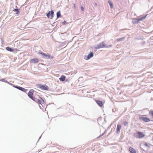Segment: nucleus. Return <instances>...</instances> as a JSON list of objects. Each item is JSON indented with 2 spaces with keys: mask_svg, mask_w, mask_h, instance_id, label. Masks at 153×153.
Returning a JSON list of instances; mask_svg holds the SVG:
<instances>
[{
  "mask_svg": "<svg viewBox=\"0 0 153 153\" xmlns=\"http://www.w3.org/2000/svg\"><path fill=\"white\" fill-rule=\"evenodd\" d=\"M38 54L39 55H42V57L43 58L46 59H53V57L52 56H51L50 55L46 54L41 51L38 52Z\"/></svg>",
  "mask_w": 153,
  "mask_h": 153,
  "instance_id": "f257e3e1",
  "label": "nucleus"
},
{
  "mask_svg": "<svg viewBox=\"0 0 153 153\" xmlns=\"http://www.w3.org/2000/svg\"><path fill=\"white\" fill-rule=\"evenodd\" d=\"M36 87L43 90L48 91L49 89V87L46 85H42L41 84H37L36 85Z\"/></svg>",
  "mask_w": 153,
  "mask_h": 153,
  "instance_id": "f03ea898",
  "label": "nucleus"
},
{
  "mask_svg": "<svg viewBox=\"0 0 153 153\" xmlns=\"http://www.w3.org/2000/svg\"><path fill=\"white\" fill-rule=\"evenodd\" d=\"M134 137L139 138L143 137V134L140 131H138L136 133H134Z\"/></svg>",
  "mask_w": 153,
  "mask_h": 153,
  "instance_id": "7ed1b4c3",
  "label": "nucleus"
},
{
  "mask_svg": "<svg viewBox=\"0 0 153 153\" xmlns=\"http://www.w3.org/2000/svg\"><path fill=\"white\" fill-rule=\"evenodd\" d=\"M105 47V44L104 42H102L100 43L97 45L95 47V48L96 49H99L100 48Z\"/></svg>",
  "mask_w": 153,
  "mask_h": 153,
  "instance_id": "20e7f679",
  "label": "nucleus"
},
{
  "mask_svg": "<svg viewBox=\"0 0 153 153\" xmlns=\"http://www.w3.org/2000/svg\"><path fill=\"white\" fill-rule=\"evenodd\" d=\"M94 56V53L93 52H90L87 56H84V58L86 60H88L91 58L92 57Z\"/></svg>",
  "mask_w": 153,
  "mask_h": 153,
  "instance_id": "39448f33",
  "label": "nucleus"
},
{
  "mask_svg": "<svg viewBox=\"0 0 153 153\" xmlns=\"http://www.w3.org/2000/svg\"><path fill=\"white\" fill-rule=\"evenodd\" d=\"M54 12L51 10V11H49L48 13H47L46 15L48 18H50L51 19H52L53 17Z\"/></svg>",
  "mask_w": 153,
  "mask_h": 153,
  "instance_id": "423d86ee",
  "label": "nucleus"
},
{
  "mask_svg": "<svg viewBox=\"0 0 153 153\" xmlns=\"http://www.w3.org/2000/svg\"><path fill=\"white\" fill-rule=\"evenodd\" d=\"M34 92V90L33 89H30L28 92L27 94V95L29 97L32 99L34 97L33 96V93Z\"/></svg>",
  "mask_w": 153,
  "mask_h": 153,
  "instance_id": "0eeeda50",
  "label": "nucleus"
},
{
  "mask_svg": "<svg viewBox=\"0 0 153 153\" xmlns=\"http://www.w3.org/2000/svg\"><path fill=\"white\" fill-rule=\"evenodd\" d=\"M39 98H40V99L38 101L37 103L41 105L42 107L40 105H39V106L40 108L42 109V107H43L42 104H44V101L42 98L39 97Z\"/></svg>",
  "mask_w": 153,
  "mask_h": 153,
  "instance_id": "6e6552de",
  "label": "nucleus"
},
{
  "mask_svg": "<svg viewBox=\"0 0 153 153\" xmlns=\"http://www.w3.org/2000/svg\"><path fill=\"white\" fill-rule=\"evenodd\" d=\"M15 88H16L25 92H27V89H26L22 87L17 85H16V86H15Z\"/></svg>",
  "mask_w": 153,
  "mask_h": 153,
  "instance_id": "1a4fd4ad",
  "label": "nucleus"
},
{
  "mask_svg": "<svg viewBox=\"0 0 153 153\" xmlns=\"http://www.w3.org/2000/svg\"><path fill=\"white\" fill-rule=\"evenodd\" d=\"M39 60L37 58H33L30 60V62L33 63L34 64L39 62Z\"/></svg>",
  "mask_w": 153,
  "mask_h": 153,
  "instance_id": "9d476101",
  "label": "nucleus"
},
{
  "mask_svg": "<svg viewBox=\"0 0 153 153\" xmlns=\"http://www.w3.org/2000/svg\"><path fill=\"white\" fill-rule=\"evenodd\" d=\"M96 102L97 103L100 107H102L103 105V103L102 101L97 100H95Z\"/></svg>",
  "mask_w": 153,
  "mask_h": 153,
  "instance_id": "9b49d317",
  "label": "nucleus"
},
{
  "mask_svg": "<svg viewBox=\"0 0 153 153\" xmlns=\"http://www.w3.org/2000/svg\"><path fill=\"white\" fill-rule=\"evenodd\" d=\"M121 128V126L120 125L118 124L117 126L116 132L117 134H119L120 132V130Z\"/></svg>",
  "mask_w": 153,
  "mask_h": 153,
  "instance_id": "f8f14e48",
  "label": "nucleus"
},
{
  "mask_svg": "<svg viewBox=\"0 0 153 153\" xmlns=\"http://www.w3.org/2000/svg\"><path fill=\"white\" fill-rule=\"evenodd\" d=\"M6 50L10 52H13L14 50V49L9 47H6Z\"/></svg>",
  "mask_w": 153,
  "mask_h": 153,
  "instance_id": "ddd939ff",
  "label": "nucleus"
},
{
  "mask_svg": "<svg viewBox=\"0 0 153 153\" xmlns=\"http://www.w3.org/2000/svg\"><path fill=\"white\" fill-rule=\"evenodd\" d=\"M129 150L131 153H136V150L132 147H130Z\"/></svg>",
  "mask_w": 153,
  "mask_h": 153,
  "instance_id": "4468645a",
  "label": "nucleus"
},
{
  "mask_svg": "<svg viewBox=\"0 0 153 153\" xmlns=\"http://www.w3.org/2000/svg\"><path fill=\"white\" fill-rule=\"evenodd\" d=\"M65 79V76L63 75H62L61 76L60 78H59V80L60 81L63 82L64 81Z\"/></svg>",
  "mask_w": 153,
  "mask_h": 153,
  "instance_id": "2eb2a0df",
  "label": "nucleus"
},
{
  "mask_svg": "<svg viewBox=\"0 0 153 153\" xmlns=\"http://www.w3.org/2000/svg\"><path fill=\"white\" fill-rule=\"evenodd\" d=\"M62 17V16L61 14L60 11H58L56 13V17L57 18H58L59 17Z\"/></svg>",
  "mask_w": 153,
  "mask_h": 153,
  "instance_id": "dca6fc26",
  "label": "nucleus"
},
{
  "mask_svg": "<svg viewBox=\"0 0 153 153\" xmlns=\"http://www.w3.org/2000/svg\"><path fill=\"white\" fill-rule=\"evenodd\" d=\"M13 11L15 12H16V14H18L19 13V9H14Z\"/></svg>",
  "mask_w": 153,
  "mask_h": 153,
  "instance_id": "f3484780",
  "label": "nucleus"
},
{
  "mask_svg": "<svg viewBox=\"0 0 153 153\" xmlns=\"http://www.w3.org/2000/svg\"><path fill=\"white\" fill-rule=\"evenodd\" d=\"M133 23L134 24H137L138 22L137 19H134L132 21Z\"/></svg>",
  "mask_w": 153,
  "mask_h": 153,
  "instance_id": "a211bd4d",
  "label": "nucleus"
},
{
  "mask_svg": "<svg viewBox=\"0 0 153 153\" xmlns=\"http://www.w3.org/2000/svg\"><path fill=\"white\" fill-rule=\"evenodd\" d=\"M108 3L110 6L111 8H112L113 7V5L112 3L110 0L108 1Z\"/></svg>",
  "mask_w": 153,
  "mask_h": 153,
  "instance_id": "6ab92c4d",
  "label": "nucleus"
},
{
  "mask_svg": "<svg viewBox=\"0 0 153 153\" xmlns=\"http://www.w3.org/2000/svg\"><path fill=\"white\" fill-rule=\"evenodd\" d=\"M124 37L118 38L117 39L116 41L118 42L122 41L123 40V39H124Z\"/></svg>",
  "mask_w": 153,
  "mask_h": 153,
  "instance_id": "aec40b11",
  "label": "nucleus"
},
{
  "mask_svg": "<svg viewBox=\"0 0 153 153\" xmlns=\"http://www.w3.org/2000/svg\"><path fill=\"white\" fill-rule=\"evenodd\" d=\"M143 19V17H142L140 18L137 19L138 22H139L140 21H142Z\"/></svg>",
  "mask_w": 153,
  "mask_h": 153,
  "instance_id": "412c9836",
  "label": "nucleus"
},
{
  "mask_svg": "<svg viewBox=\"0 0 153 153\" xmlns=\"http://www.w3.org/2000/svg\"><path fill=\"white\" fill-rule=\"evenodd\" d=\"M0 81L6 82V83H8V81L4 79H0Z\"/></svg>",
  "mask_w": 153,
  "mask_h": 153,
  "instance_id": "4be33fe9",
  "label": "nucleus"
},
{
  "mask_svg": "<svg viewBox=\"0 0 153 153\" xmlns=\"http://www.w3.org/2000/svg\"><path fill=\"white\" fill-rule=\"evenodd\" d=\"M137 39H141L143 40V37L142 36H139L137 37Z\"/></svg>",
  "mask_w": 153,
  "mask_h": 153,
  "instance_id": "5701e85b",
  "label": "nucleus"
},
{
  "mask_svg": "<svg viewBox=\"0 0 153 153\" xmlns=\"http://www.w3.org/2000/svg\"><path fill=\"white\" fill-rule=\"evenodd\" d=\"M33 101H35L36 103H37L38 101L39 100V99H37V98H36L35 97H33V98L32 99Z\"/></svg>",
  "mask_w": 153,
  "mask_h": 153,
  "instance_id": "b1692460",
  "label": "nucleus"
},
{
  "mask_svg": "<svg viewBox=\"0 0 153 153\" xmlns=\"http://www.w3.org/2000/svg\"><path fill=\"white\" fill-rule=\"evenodd\" d=\"M150 121L149 119L147 118L144 117V121L148 122Z\"/></svg>",
  "mask_w": 153,
  "mask_h": 153,
  "instance_id": "393cba45",
  "label": "nucleus"
},
{
  "mask_svg": "<svg viewBox=\"0 0 153 153\" xmlns=\"http://www.w3.org/2000/svg\"><path fill=\"white\" fill-rule=\"evenodd\" d=\"M123 125L125 126H126L127 125H128V122H126V121H125V122H124L123 123Z\"/></svg>",
  "mask_w": 153,
  "mask_h": 153,
  "instance_id": "a878e982",
  "label": "nucleus"
},
{
  "mask_svg": "<svg viewBox=\"0 0 153 153\" xmlns=\"http://www.w3.org/2000/svg\"><path fill=\"white\" fill-rule=\"evenodd\" d=\"M8 83L9 84V85L12 86L14 88H15V86H16V85H14L13 84H12V83L9 82H8V83Z\"/></svg>",
  "mask_w": 153,
  "mask_h": 153,
  "instance_id": "bb28decb",
  "label": "nucleus"
},
{
  "mask_svg": "<svg viewBox=\"0 0 153 153\" xmlns=\"http://www.w3.org/2000/svg\"><path fill=\"white\" fill-rule=\"evenodd\" d=\"M112 46V45H109L106 46V45L105 44V47L106 48H109V47H111Z\"/></svg>",
  "mask_w": 153,
  "mask_h": 153,
  "instance_id": "cd10ccee",
  "label": "nucleus"
},
{
  "mask_svg": "<svg viewBox=\"0 0 153 153\" xmlns=\"http://www.w3.org/2000/svg\"><path fill=\"white\" fill-rule=\"evenodd\" d=\"M105 132V131L104 132H103V133H102V134H100L99 136H98L97 137V138H99L100 137H101L103 136L104 135Z\"/></svg>",
  "mask_w": 153,
  "mask_h": 153,
  "instance_id": "c85d7f7f",
  "label": "nucleus"
},
{
  "mask_svg": "<svg viewBox=\"0 0 153 153\" xmlns=\"http://www.w3.org/2000/svg\"><path fill=\"white\" fill-rule=\"evenodd\" d=\"M139 119L140 120L143 121V117L142 116V117H139Z\"/></svg>",
  "mask_w": 153,
  "mask_h": 153,
  "instance_id": "c756f323",
  "label": "nucleus"
},
{
  "mask_svg": "<svg viewBox=\"0 0 153 153\" xmlns=\"http://www.w3.org/2000/svg\"><path fill=\"white\" fill-rule=\"evenodd\" d=\"M67 22L66 21H64L62 22V24L63 25H65L66 24V23Z\"/></svg>",
  "mask_w": 153,
  "mask_h": 153,
  "instance_id": "7c9ffc66",
  "label": "nucleus"
},
{
  "mask_svg": "<svg viewBox=\"0 0 153 153\" xmlns=\"http://www.w3.org/2000/svg\"><path fill=\"white\" fill-rule=\"evenodd\" d=\"M80 8L82 11H83L84 10V8L82 6H81Z\"/></svg>",
  "mask_w": 153,
  "mask_h": 153,
  "instance_id": "2f4dec72",
  "label": "nucleus"
},
{
  "mask_svg": "<svg viewBox=\"0 0 153 153\" xmlns=\"http://www.w3.org/2000/svg\"><path fill=\"white\" fill-rule=\"evenodd\" d=\"M151 114L153 116V111H151L150 112Z\"/></svg>",
  "mask_w": 153,
  "mask_h": 153,
  "instance_id": "473e14b6",
  "label": "nucleus"
},
{
  "mask_svg": "<svg viewBox=\"0 0 153 153\" xmlns=\"http://www.w3.org/2000/svg\"><path fill=\"white\" fill-rule=\"evenodd\" d=\"M73 7H74V9H75V8H76V6H75V4H73Z\"/></svg>",
  "mask_w": 153,
  "mask_h": 153,
  "instance_id": "72a5a7b5",
  "label": "nucleus"
},
{
  "mask_svg": "<svg viewBox=\"0 0 153 153\" xmlns=\"http://www.w3.org/2000/svg\"><path fill=\"white\" fill-rule=\"evenodd\" d=\"M127 29H121L120 30V31H122L123 30H126Z\"/></svg>",
  "mask_w": 153,
  "mask_h": 153,
  "instance_id": "f704fd0d",
  "label": "nucleus"
},
{
  "mask_svg": "<svg viewBox=\"0 0 153 153\" xmlns=\"http://www.w3.org/2000/svg\"><path fill=\"white\" fill-rule=\"evenodd\" d=\"M65 44V43H62V46H64V44Z\"/></svg>",
  "mask_w": 153,
  "mask_h": 153,
  "instance_id": "c9c22d12",
  "label": "nucleus"
},
{
  "mask_svg": "<svg viewBox=\"0 0 153 153\" xmlns=\"http://www.w3.org/2000/svg\"><path fill=\"white\" fill-rule=\"evenodd\" d=\"M131 77V76H128V78H130V77Z\"/></svg>",
  "mask_w": 153,
  "mask_h": 153,
  "instance_id": "e433bc0d",
  "label": "nucleus"
},
{
  "mask_svg": "<svg viewBox=\"0 0 153 153\" xmlns=\"http://www.w3.org/2000/svg\"><path fill=\"white\" fill-rule=\"evenodd\" d=\"M41 136L39 137V140L41 138Z\"/></svg>",
  "mask_w": 153,
  "mask_h": 153,
  "instance_id": "4c0bfd02",
  "label": "nucleus"
},
{
  "mask_svg": "<svg viewBox=\"0 0 153 153\" xmlns=\"http://www.w3.org/2000/svg\"><path fill=\"white\" fill-rule=\"evenodd\" d=\"M145 145L146 146H148L147 145V144L146 143L145 144Z\"/></svg>",
  "mask_w": 153,
  "mask_h": 153,
  "instance_id": "58836bf2",
  "label": "nucleus"
}]
</instances>
